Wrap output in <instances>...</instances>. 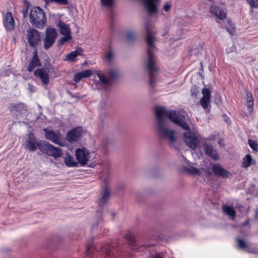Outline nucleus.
I'll return each instance as SVG.
<instances>
[{
	"instance_id": "13",
	"label": "nucleus",
	"mask_w": 258,
	"mask_h": 258,
	"mask_svg": "<svg viewBox=\"0 0 258 258\" xmlns=\"http://www.w3.org/2000/svg\"><path fill=\"white\" fill-rule=\"evenodd\" d=\"M49 71L46 68H40L36 70L34 75L38 77L42 82L43 85H47L49 83Z\"/></svg>"
},
{
	"instance_id": "16",
	"label": "nucleus",
	"mask_w": 258,
	"mask_h": 258,
	"mask_svg": "<svg viewBox=\"0 0 258 258\" xmlns=\"http://www.w3.org/2000/svg\"><path fill=\"white\" fill-rule=\"evenodd\" d=\"M210 12L213 15L215 16L220 20H224L226 17V13L224 10L220 7L215 5L212 4L210 9Z\"/></svg>"
},
{
	"instance_id": "46",
	"label": "nucleus",
	"mask_w": 258,
	"mask_h": 258,
	"mask_svg": "<svg viewBox=\"0 0 258 258\" xmlns=\"http://www.w3.org/2000/svg\"><path fill=\"white\" fill-rule=\"evenodd\" d=\"M170 8H171V5L168 3H167L166 4H165L164 5L163 10L165 12H168L169 11V10L170 9Z\"/></svg>"
},
{
	"instance_id": "34",
	"label": "nucleus",
	"mask_w": 258,
	"mask_h": 258,
	"mask_svg": "<svg viewBox=\"0 0 258 258\" xmlns=\"http://www.w3.org/2000/svg\"><path fill=\"white\" fill-rule=\"evenodd\" d=\"M237 246L240 249H244L247 247L246 242L242 238H237Z\"/></svg>"
},
{
	"instance_id": "11",
	"label": "nucleus",
	"mask_w": 258,
	"mask_h": 258,
	"mask_svg": "<svg viewBox=\"0 0 258 258\" xmlns=\"http://www.w3.org/2000/svg\"><path fill=\"white\" fill-rule=\"evenodd\" d=\"M43 131L45 133V136L46 139L50 140L56 144L62 146L64 145L63 141L61 138L59 133L57 132H54L47 128H44Z\"/></svg>"
},
{
	"instance_id": "20",
	"label": "nucleus",
	"mask_w": 258,
	"mask_h": 258,
	"mask_svg": "<svg viewBox=\"0 0 258 258\" xmlns=\"http://www.w3.org/2000/svg\"><path fill=\"white\" fill-rule=\"evenodd\" d=\"M110 196V191L106 186L103 190L102 197L99 200V205L101 207H104L108 201Z\"/></svg>"
},
{
	"instance_id": "6",
	"label": "nucleus",
	"mask_w": 258,
	"mask_h": 258,
	"mask_svg": "<svg viewBox=\"0 0 258 258\" xmlns=\"http://www.w3.org/2000/svg\"><path fill=\"white\" fill-rule=\"evenodd\" d=\"M57 36L58 33L55 28L51 27L47 28L43 40L44 48L47 50L52 47Z\"/></svg>"
},
{
	"instance_id": "5",
	"label": "nucleus",
	"mask_w": 258,
	"mask_h": 258,
	"mask_svg": "<svg viewBox=\"0 0 258 258\" xmlns=\"http://www.w3.org/2000/svg\"><path fill=\"white\" fill-rule=\"evenodd\" d=\"M95 153H91L85 147L81 148H77L75 151L76 158L82 166L87 165L88 162L91 160V158L93 154Z\"/></svg>"
},
{
	"instance_id": "23",
	"label": "nucleus",
	"mask_w": 258,
	"mask_h": 258,
	"mask_svg": "<svg viewBox=\"0 0 258 258\" xmlns=\"http://www.w3.org/2000/svg\"><path fill=\"white\" fill-rule=\"evenodd\" d=\"M113 247L108 244L104 243L102 244L99 248L101 251L105 252L106 256H111L113 255Z\"/></svg>"
},
{
	"instance_id": "26",
	"label": "nucleus",
	"mask_w": 258,
	"mask_h": 258,
	"mask_svg": "<svg viewBox=\"0 0 258 258\" xmlns=\"http://www.w3.org/2000/svg\"><path fill=\"white\" fill-rule=\"evenodd\" d=\"M14 109L21 114L26 115L28 113L27 106L23 103H18L14 106Z\"/></svg>"
},
{
	"instance_id": "43",
	"label": "nucleus",
	"mask_w": 258,
	"mask_h": 258,
	"mask_svg": "<svg viewBox=\"0 0 258 258\" xmlns=\"http://www.w3.org/2000/svg\"><path fill=\"white\" fill-rule=\"evenodd\" d=\"M246 101L247 100L254 101L253 97L251 92L248 91H246V96H245Z\"/></svg>"
},
{
	"instance_id": "28",
	"label": "nucleus",
	"mask_w": 258,
	"mask_h": 258,
	"mask_svg": "<svg viewBox=\"0 0 258 258\" xmlns=\"http://www.w3.org/2000/svg\"><path fill=\"white\" fill-rule=\"evenodd\" d=\"M66 165L69 167H77L78 166L79 163L71 157L69 156L66 158Z\"/></svg>"
},
{
	"instance_id": "33",
	"label": "nucleus",
	"mask_w": 258,
	"mask_h": 258,
	"mask_svg": "<svg viewBox=\"0 0 258 258\" xmlns=\"http://www.w3.org/2000/svg\"><path fill=\"white\" fill-rule=\"evenodd\" d=\"M210 101V98L203 97L201 99L200 104L203 108L206 109L208 107Z\"/></svg>"
},
{
	"instance_id": "1",
	"label": "nucleus",
	"mask_w": 258,
	"mask_h": 258,
	"mask_svg": "<svg viewBox=\"0 0 258 258\" xmlns=\"http://www.w3.org/2000/svg\"><path fill=\"white\" fill-rule=\"evenodd\" d=\"M145 29L147 33L145 40L147 44V52L148 55L146 69L149 72L150 78L149 86L153 89L155 86L156 77L158 71V69L155 64L154 55L153 54V50L155 48V36L152 30V25L149 22H146Z\"/></svg>"
},
{
	"instance_id": "38",
	"label": "nucleus",
	"mask_w": 258,
	"mask_h": 258,
	"mask_svg": "<svg viewBox=\"0 0 258 258\" xmlns=\"http://www.w3.org/2000/svg\"><path fill=\"white\" fill-rule=\"evenodd\" d=\"M136 34L134 32L130 31L126 33V40L127 41H132L135 40Z\"/></svg>"
},
{
	"instance_id": "15",
	"label": "nucleus",
	"mask_w": 258,
	"mask_h": 258,
	"mask_svg": "<svg viewBox=\"0 0 258 258\" xmlns=\"http://www.w3.org/2000/svg\"><path fill=\"white\" fill-rule=\"evenodd\" d=\"M203 147L206 155L215 161H217L219 159V154L216 150L213 149L212 145L204 143Z\"/></svg>"
},
{
	"instance_id": "41",
	"label": "nucleus",
	"mask_w": 258,
	"mask_h": 258,
	"mask_svg": "<svg viewBox=\"0 0 258 258\" xmlns=\"http://www.w3.org/2000/svg\"><path fill=\"white\" fill-rule=\"evenodd\" d=\"M57 26L59 29L60 33L64 34V24L63 22L61 21L57 22Z\"/></svg>"
},
{
	"instance_id": "51",
	"label": "nucleus",
	"mask_w": 258,
	"mask_h": 258,
	"mask_svg": "<svg viewBox=\"0 0 258 258\" xmlns=\"http://www.w3.org/2000/svg\"><path fill=\"white\" fill-rule=\"evenodd\" d=\"M29 86L30 87V90H31V92H33L34 91V88L33 86H30V85L29 84Z\"/></svg>"
},
{
	"instance_id": "39",
	"label": "nucleus",
	"mask_w": 258,
	"mask_h": 258,
	"mask_svg": "<svg viewBox=\"0 0 258 258\" xmlns=\"http://www.w3.org/2000/svg\"><path fill=\"white\" fill-rule=\"evenodd\" d=\"M108 75L112 80H115L118 77V72L113 70L108 72Z\"/></svg>"
},
{
	"instance_id": "42",
	"label": "nucleus",
	"mask_w": 258,
	"mask_h": 258,
	"mask_svg": "<svg viewBox=\"0 0 258 258\" xmlns=\"http://www.w3.org/2000/svg\"><path fill=\"white\" fill-rule=\"evenodd\" d=\"M202 93L203 95V97L211 98V92L208 89L206 88H204L202 90Z\"/></svg>"
},
{
	"instance_id": "29",
	"label": "nucleus",
	"mask_w": 258,
	"mask_h": 258,
	"mask_svg": "<svg viewBox=\"0 0 258 258\" xmlns=\"http://www.w3.org/2000/svg\"><path fill=\"white\" fill-rule=\"evenodd\" d=\"M96 75L98 77L100 82L104 85H107L109 84V80L107 78L102 74H101L99 71H96Z\"/></svg>"
},
{
	"instance_id": "50",
	"label": "nucleus",
	"mask_w": 258,
	"mask_h": 258,
	"mask_svg": "<svg viewBox=\"0 0 258 258\" xmlns=\"http://www.w3.org/2000/svg\"><path fill=\"white\" fill-rule=\"evenodd\" d=\"M27 13H28V9H27L23 10L22 14H23V17L24 18H25L27 16Z\"/></svg>"
},
{
	"instance_id": "52",
	"label": "nucleus",
	"mask_w": 258,
	"mask_h": 258,
	"mask_svg": "<svg viewBox=\"0 0 258 258\" xmlns=\"http://www.w3.org/2000/svg\"><path fill=\"white\" fill-rule=\"evenodd\" d=\"M97 227H98V225L97 224L94 225L93 226L92 230H94Z\"/></svg>"
},
{
	"instance_id": "55",
	"label": "nucleus",
	"mask_w": 258,
	"mask_h": 258,
	"mask_svg": "<svg viewBox=\"0 0 258 258\" xmlns=\"http://www.w3.org/2000/svg\"><path fill=\"white\" fill-rule=\"evenodd\" d=\"M95 249H96L97 250H98V247L97 246V247H95Z\"/></svg>"
},
{
	"instance_id": "47",
	"label": "nucleus",
	"mask_w": 258,
	"mask_h": 258,
	"mask_svg": "<svg viewBox=\"0 0 258 258\" xmlns=\"http://www.w3.org/2000/svg\"><path fill=\"white\" fill-rule=\"evenodd\" d=\"M46 2H54L58 4L64 3V0H45Z\"/></svg>"
},
{
	"instance_id": "12",
	"label": "nucleus",
	"mask_w": 258,
	"mask_h": 258,
	"mask_svg": "<svg viewBox=\"0 0 258 258\" xmlns=\"http://www.w3.org/2000/svg\"><path fill=\"white\" fill-rule=\"evenodd\" d=\"M39 145V142L37 141L34 134L32 133H29L26 139L25 148L30 152H33L38 148Z\"/></svg>"
},
{
	"instance_id": "44",
	"label": "nucleus",
	"mask_w": 258,
	"mask_h": 258,
	"mask_svg": "<svg viewBox=\"0 0 258 258\" xmlns=\"http://www.w3.org/2000/svg\"><path fill=\"white\" fill-rule=\"evenodd\" d=\"M113 56V53L111 51L108 52L105 55V59L107 61H110L111 60Z\"/></svg>"
},
{
	"instance_id": "25",
	"label": "nucleus",
	"mask_w": 258,
	"mask_h": 258,
	"mask_svg": "<svg viewBox=\"0 0 258 258\" xmlns=\"http://www.w3.org/2000/svg\"><path fill=\"white\" fill-rule=\"evenodd\" d=\"M223 211L228 216H230L232 219L236 216V211L234 208L231 206L223 205Z\"/></svg>"
},
{
	"instance_id": "14",
	"label": "nucleus",
	"mask_w": 258,
	"mask_h": 258,
	"mask_svg": "<svg viewBox=\"0 0 258 258\" xmlns=\"http://www.w3.org/2000/svg\"><path fill=\"white\" fill-rule=\"evenodd\" d=\"M4 25L7 31L11 32L15 28V21L12 14L10 12H7L5 16Z\"/></svg>"
},
{
	"instance_id": "37",
	"label": "nucleus",
	"mask_w": 258,
	"mask_h": 258,
	"mask_svg": "<svg viewBox=\"0 0 258 258\" xmlns=\"http://www.w3.org/2000/svg\"><path fill=\"white\" fill-rule=\"evenodd\" d=\"M248 144L253 151L255 152L258 151V143L252 140L249 139L248 140Z\"/></svg>"
},
{
	"instance_id": "19",
	"label": "nucleus",
	"mask_w": 258,
	"mask_h": 258,
	"mask_svg": "<svg viewBox=\"0 0 258 258\" xmlns=\"http://www.w3.org/2000/svg\"><path fill=\"white\" fill-rule=\"evenodd\" d=\"M92 75V72L90 70H84L75 74L74 80L76 82H79L84 78H89Z\"/></svg>"
},
{
	"instance_id": "17",
	"label": "nucleus",
	"mask_w": 258,
	"mask_h": 258,
	"mask_svg": "<svg viewBox=\"0 0 258 258\" xmlns=\"http://www.w3.org/2000/svg\"><path fill=\"white\" fill-rule=\"evenodd\" d=\"M212 170L215 175L222 178H227L230 173L224 169L219 164H214L212 166Z\"/></svg>"
},
{
	"instance_id": "4",
	"label": "nucleus",
	"mask_w": 258,
	"mask_h": 258,
	"mask_svg": "<svg viewBox=\"0 0 258 258\" xmlns=\"http://www.w3.org/2000/svg\"><path fill=\"white\" fill-rule=\"evenodd\" d=\"M38 149L43 153L55 158L60 157L61 155L59 148L55 147L46 141H39Z\"/></svg>"
},
{
	"instance_id": "3",
	"label": "nucleus",
	"mask_w": 258,
	"mask_h": 258,
	"mask_svg": "<svg viewBox=\"0 0 258 258\" xmlns=\"http://www.w3.org/2000/svg\"><path fill=\"white\" fill-rule=\"evenodd\" d=\"M29 21L34 27L42 29L46 23V18L43 11L39 7L33 8L30 12Z\"/></svg>"
},
{
	"instance_id": "7",
	"label": "nucleus",
	"mask_w": 258,
	"mask_h": 258,
	"mask_svg": "<svg viewBox=\"0 0 258 258\" xmlns=\"http://www.w3.org/2000/svg\"><path fill=\"white\" fill-rule=\"evenodd\" d=\"M26 39L29 45L36 47L41 40V32L36 29L30 27L26 31Z\"/></svg>"
},
{
	"instance_id": "54",
	"label": "nucleus",
	"mask_w": 258,
	"mask_h": 258,
	"mask_svg": "<svg viewBox=\"0 0 258 258\" xmlns=\"http://www.w3.org/2000/svg\"><path fill=\"white\" fill-rule=\"evenodd\" d=\"M68 1L67 0H66V5H68Z\"/></svg>"
},
{
	"instance_id": "30",
	"label": "nucleus",
	"mask_w": 258,
	"mask_h": 258,
	"mask_svg": "<svg viewBox=\"0 0 258 258\" xmlns=\"http://www.w3.org/2000/svg\"><path fill=\"white\" fill-rule=\"evenodd\" d=\"M190 93L191 97L197 99L198 98V94H199V87L196 85L192 86L190 89Z\"/></svg>"
},
{
	"instance_id": "31",
	"label": "nucleus",
	"mask_w": 258,
	"mask_h": 258,
	"mask_svg": "<svg viewBox=\"0 0 258 258\" xmlns=\"http://www.w3.org/2000/svg\"><path fill=\"white\" fill-rule=\"evenodd\" d=\"M185 171L194 175H199L200 174V170L198 168L194 167H186L185 169Z\"/></svg>"
},
{
	"instance_id": "36",
	"label": "nucleus",
	"mask_w": 258,
	"mask_h": 258,
	"mask_svg": "<svg viewBox=\"0 0 258 258\" xmlns=\"http://www.w3.org/2000/svg\"><path fill=\"white\" fill-rule=\"evenodd\" d=\"M101 5L106 7H111L114 4V0H100Z\"/></svg>"
},
{
	"instance_id": "18",
	"label": "nucleus",
	"mask_w": 258,
	"mask_h": 258,
	"mask_svg": "<svg viewBox=\"0 0 258 258\" xmlns=\"http://www.w3.org/2000/svg\"><path fill=\"white\" fill-rule=\"evenodd\" d=\"M144 4L150 15H152L157 11L156 3L159 0H143Z\"/></svg>"
},
{
	"instance_id": "53",
	"label": "nucleus",
	"mask_w": 258,
	"mask_h": 258,
	"mask_svg": "<svg viewBox=\"0 0 258 258\" xmlns=\"http://www.w3.org/2000/svg\"><path fill=\"white\" fill-rule=\"evenodd\" d=\"M248 223V221H247V222H244V223H243L242 224V225H243V226H245V225H246Z\"/></svg>"
},
{
	"instance_id": "2",
	"label": "nucleus",
	"mask_w": 258,
	"mask_h": 258,
	"mask_svg": "<svg viewBox=\"0 0 258 258\" xmlns=\"http://www.w3.org/2000/svg\"><path fill=\"white\" fill-rule=\"evenodd\" d=\"M168 112V110H166L165 107H156L157 130L160 138L168 140L170 145L172 146L176 141L175 132L166 127L167 123L163 118L164 117H166Z\"/></svg>"
},
{
	"instance_id": "32",
	"label": "nucleus",
	"mask_w": 258,
	"mask_h": 258,
	"mask_svg": "<svg viewBox=\"0 0 258 258\" xmlns=\"http://www.w3.org/2000/svg\"><path fill=\"white\" fill-rule=\"evenodd\" d=\"M72 39L71 29L70 25L66 24V42Z\"/></svg>"
},
{
	"instance_id": "24",
	"label": "nucleus",
	"mask_w": 258,
	"mask_h": 258,
	"mask_svg": "<svg viewBox=\"0 0 258 258\" xmlns=\"http://www.w3.org/2000/svg\"><path fill=\"white\" fill-rule=\"evenodd\" d=\"M40 65L39 59L37 55V52L35 51L33 56V58L30 62L29 66L28 68V71L30 72H32L33 70L36 67Z\"/></svg>"
},
{
	"instance_id": "22",
	"label": "nucleus",
	"mask_w": 258,
	"mask_h": 258,
	"mask_svg": "<svg viewBox=\"0 0 258 258\" xmlns=\"http://www.w3.org/2000/svg\"><path fill=\"white\" fill-rule=\"evenodd\" d=\"M256 162L253 160L250 154H247L242 159V162L241 163V167L244 168H246L251 165H255Z\"/></svg>"
},
{
	"instance_id": "27",
	"label": "nucleus",
	"mask_w": 258,
	"mask_h": 258,
	"mask_svg": "<svg viewBox=\"0 0 258 258\" xmlns=\"http://www.w3.org/2000/svg\"><path fill=\"white\" fill-rule=\"evenodd\" d=\"M123 238L126 240H128L130 242L129 244L130 245L134 246L135 245L136 240L132 235V233L130 231H127L123 234Z\"/></svg>"
},
{
	"instance_id": "8",
	"label": "nucleus",
	"mask_w": 258,
	"mask_h": 258,
	"mask_svg": "<svg viewBox=\"0 0 258 258\" xmlns=\"http://www.w3.org/2000/svg\"><path fill=\"white\" fill-rule=\"evenodd\" d=\"M166 117L168 118L179 127L186 131L190 130V126L175 110H168Z\"/></svg>"
},
{
	"instance_id": "45",
	"label": "nucleus",
	"mask_w": 258,
	"mask_h": 258,
	"mask_svg": "<svg viewBox=\"0 0 258 258\" xmlns=\"http://www.w3.org/2000/svg\"><path fill=\"white\" fill-rule=\"evenodd\" d=\"M227 31H228L229 33L232 35H234L236 32L235 29L232 27L227 28Z\"/></svg>"
},
{
	"instance_id": "48",
	"label": "nucleus",
	"mask_w": 258,
	"mask_h": 258,
	"mask_svg": "<svg viewBox=\"0 0 258 258\" xmlns=\"http://www.w3.org/2000/svg\"><path fill=\"white\" fill-rule=\"evenodd\" d=\"M91 246H88L87 249V251H86V255L90 257H91L92 256V254L91 253Z\"/></svg>"
},
{
	"instance_id": "49",
	"label": "nucleus",
	"mask_w": 258,
	"mask_h": 258,
	"mask_svg": "<svg viewBox=\"0 0 258 258\" xmlns=\"http://www.w3.org/2000/svg\"><path fill=\"white\" fill-rule=\"evenodd\" d=\"M58 43L59 45H62L64 43V36L61 37L59 40Z\"/></svg>"
},
{
	"instance_id": "10",
	"label": "nucleus",
	"mask_w": 258,
	"mask_h": 258,
	"mask_svg": "<svg viewBox=\"0 0 258 258\" xmlns=\"http://www.w3.org/2000/svg\"><path fill=\"white\" fill-rule=\"evenodd\" d=\"M188 131L183 134V141L188 147L192 150H195L198 146V139L196 135L190 132V130Z\"/></svg>"
},
{
	"instance_id": "35",
	"label": "nucleus",
	"mask_w": 258,
	"mask_h": 258,
	"mask_svg": "<svg viewBox=\"0 0 258 258\" xmlns=\"http://www.w3.org/2000/svg\"><path fill=\"white\" fill-rule=\"evenodd\" d=\"M253 104L254 101L247 100L246 101L245 105L249 113H252L253 111Z\"/></svg>"
},
{
	"instance_id": "9",
	"label": "nucleus",
	"mask_w": 258,
	"mask_h": 258,
	"mask_svg": "<svg viewBox=\"0 0 258 258\" xmlns=\"http://www.w3.org/2000/svg\"><path fill=\"white\" fill-rule=\"evenodd\" d=\"M83 135L82 127L78 126L68 132L66 135V140L70 143L77 142L81 139Z\"/></svg>"
},
{
	"instance_id": "56",
	"label": "nucleus",
	"mask_w": 258,
	"mask_h": 258,
	"mask_svg": "<svg viewBox=\"0 0 258 258\" xmlns=\"http://www.w3.org/2000/svg\"><path fill=\"white\" fill-rule=\"evenodd\" d=\"M154 258H158L157 256L155 257H154Z\"/></svg>"
},
{
	"instance_id": "40",
	"label": "nucleus",
	"mask_w": 258,
	"mask_h": 258,
	"mask_svg": "<svg viewBox=\"0 0 258 258\" xmlns=\"http://www.w3.org/2000/svg\"><path fill=\"white\" fill-rule=\"evenodd\" d=\"M246 1L251 8H258V0H246Z\"/></svg>"
},
{
	"instance_id": "21",
	"label": "nucleus",
	"mask_w": 258,
	"mask_h": 258,
	"mask_svg": "<svg viewBox=\"0 0 258 258\" xmlns=\"http://www.w3.org/2000/svg\"><path fill=\"white\" fill-rule=\"evenodd\" d=\"M83 50L81 48H79L75 51H72L66 55V60L74 61L76 57L78 55H83Z\"/></svg>"
}]
</instances>
